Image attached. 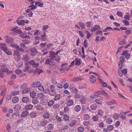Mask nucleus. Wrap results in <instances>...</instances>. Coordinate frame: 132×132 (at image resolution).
I'll list each match as a JSON object with an SVG mask.
<instances>
[{"label": "nucleus", "instance_id": "obj_14", "mask_svg": "<svg viewBox=\"0 0 132 132\" xmlns=\"http://www.w3.org/2000/svg\"><path fill=\"white\" fill-rule=\"evenodd\" d=\"M33 107V105L30 104L26 105L25 107V109L26 110L28 111L32 109Z\"/></svg>", "mask_w": 132, "mask_h": 132}, {"label": "nucleus", "instance_id": "obj_63", "mask_svg": "<svg viewBox=\"0 0 132 132\" xmlns=\"http://www.w3.org/2000/svg\"><path fill=\"white\" fill-rule=\"evenodd\" d=\"M60 95L59 94H57L55 97L54 100L55 101H57L59 100L60 98Z\"/></svg>", "mask_w": 132, "mask_h": 132}, {"label": "nucleus", "instance_id": "obj_62", "mask_svg": "<svg viewBox=\"0 0 132 132\" xmlns=\"http://www.w3.org/2000/svg\"><path fill=\"white\" fill-rule=\"evenodd\" d=\"M84 117L85 120H87L89 118V115L87 114H85L84 116Z\"/></svg>", "mask_w": 132, "mask_h": 132}, {"label": "nucleus", "instance_id": "obj_50", "mask_svg": "<svg viewBox=\"0 0 132 132\" xmlns=\"http://www.w3.org/2000/svg\"><path fill=\"white\" fill-rule=\"evenodd\" d=\"M119 116V114L115 113L114 114L113 117L115 119H118Z\"/></svg>", "mask_w": 132, "mask_h": 132}, {"label": "nucleus", "instance_id": "obj_17", "mask_svg": "<svg viewBox=\"0 0 132 132\" xmlns=\"http://www.w3.org/2000/svg\"><path fill=\"white\" fill-rule=\"evenodd\" d=\"M40 84V82L39 81L35 82L32 83L31 85V86L34 87H37Z\"/></svg>", "mask_w": 132, "mask_h": 132}, {"label": "nucleus", "instance_id": "obj_27", "mask_svg": "<svg viewBox=\"0 0 132 132\" xmlns=\"http://www.w3.org/2000/svg\"><path fill=\"white\" fill-rule=\"evenodd\" d=\"M22 32V31L21 29H18L15 30L13 32L10 33V34H13L14 35H16V34H20Z\"/></svg>", "mask_w": 132, "mask_h": 132}, {"label": "nucleus", "instance_id": "obj_47", "mask_svg": "<svg viewBox=\"0 0 132 132\" xmlns=\"http://www.w3.org/2000/svg\"><path fill=\"white\" fill-rule=\"evenodd\" d=\"M104 112L103 111L101 110H99L98 111L97 114L98 115L102 116L103 115Z\"/></svg>", "mask_w": 132, "mask_h": 132}, {"label": "nucleus", "instance_id": "obj_36", "mask_svg": "<svg viewBox=\"0 0 132 132\" xmlns=\"http://www.w3.org/2000/svg\"><path fill=\"white\" fill-rule=\"evenodd\" d=\"M85 31L86 33V37L87 39H89L91 36L92 35V34H91L87 30H86Z\"/></svg>", "mask_w": 132, "mask_h": 132}, {"label": "nucleus", "instance_id": "obj_32", "mask_svg": "<svg viewBox=\"0 0 132 132\" xmlns=\"http://www.w3.org/2000/svg\"><path fill=\"white\" fill-rule=\"evenodd\" d=\"M54 128L53 125L52 123L48 124L47 127V128L48 130H51Z\"/></svg>", "mask_w": 132, "mask_h": 132}, {"label": "nucleus", "instance_id": "obj_64", "mask_svg": "<svg viewBox=\"0 0 132 132\" xmlns=\"http://www.w3.org/2000/svg\"><path fill=\"white\" fill-rule=\"evenodd\" d=\"M19 36L21 38H26L25 36H26V35L25 34L22 33V32L20 33V34H19Z\"/></svg>", "mask_w": 132, "mask_h": 132}, {"label": "nucleus", "instance_id": "obj_16", "mask_svg": "<svg viewBox=\"0 0 132 132\" xmlns=\"http://www.w3.org/2000/svg\"><path fill=\"white\" fill-rule=\"evenodd\" d=\"M103 98L102 97H99L95 100V102L98 104H101L102 103V101Z\"/></svg>", "mask_w": 132, "mask_h": 132}, {"label": "nucleus", "instance_id": "obj_20", "mask_svg": "<svg viewBox=\"0 0 132 132\" xmlns=\"http://www.w3.org/2000/svg\"><path fill=\"white\" fill-rule=\"evenodd\" d=\"M74 109L75 112H78L81 110V108L80 105H77L75 106Z\"/></svg>", "mask_w": 132, "mask_h": 132}, {"label": "nucleus", "instance_id": "obj_45", "mask_svg": "<svg viewBox=\"0 0 132 132\" xmlns=\"http://www.w3.org/2000/svg\"><path fill=\"white\" fill-rule=\"evenodd\" d=\"M54 103V101L51 100L48 102V105L49 106H51L53 105Z\"/></svg>", "mask_w": 132, "mask_h": 132}, {"label": "nucleus", "instance_id": "obj_30", "mask_svg": "<svg viewBox=\"0 0 132 132\" xmlns=\"http://www.w3.org/2000/svg\"><path fill=\"white\" fill-rule=\"evenodd\" d=\"M37 97L39 99L41 100L42 98L44 97L45 96L43 93H40L37 94Z\"/></svg>", "mask_w": 132, "mask_h": 132}, {"label": "nucleus", "instance_id": "obj_15", "mask_svg": "<svg viewBox=\"0 0 132 132\" xmlns=\"http://www.w3.org/2000/svg\"><path fill=\"white\" fill-rule=\"evenodd\" d=\"M43 72L42 70L38 68H36L35 70L34 71V73L35 74L39 75L40 73Z\"/></svg>", "mask_w": 132, "mask_h": 132}, {"label": "nucleus", "instance_id": "obj_60", "mask_svg": "<svg viewBox=\"0 0 132 132\" xmlns=\"http://www.w3.org/2000/svg\"><path fill=\"white\" fill-rule=\"evenodd\" d=\"M46 45V44L45 43H40L39 45L42 48L45 47Z\"/></svg>", "mask_w": 132, "mask_h": 132}, {"label": "nucleus", "instance_id": "obj_8", "mask_svg": "<svg viewBox=\"0 0 132 132\" xmlns=\"http://www.w3.org/2000/svg\"><path fill=\"white\" fill-rule=\"evenodd\" d=\"M49 67L51 69L54 70L56 67V64L53 61L51 64L49 65Z\"/></svg>", "mask_w": 132, "mask_h": 132}, {"label": "nucleus", "instance_id": "obj_57", "mask_svg": "<svg viewBox=\"0 0 132 132\" xmlns=\"http://www.w3.org/2000/svg\"><path fill=\"white\" fill-rule=\"evenodd\" d=\"M79 25L82 28H85V25L82 22H79L78 23Z\"/></svg>", "mask_w": 132, "mask_h": 132}, {"label": "nucleus", "instance_id": "obj_28", "mask_svg": "<svg viewBox=\"0 0 132 132\" xmlns=\"http://www.w3.org/2000/svg\"><path fill=\"white\" fill-rule=\"evenodd\" d=\"M36 95V92L35 91H32L30 92V95L31 97L33 98L35 97Z\"/></svg>", "mask_w": 132, "mask_h": 132}, {"label": "nucleus", "instance_id": "obj_54", "mask_svg": "<svg viewBox=\"0 0 132 132\" xmlns=\"http://www.w3.org/2000/svg\"><path fill=\"white\" fill-rule=\"evenodd\" d=\"M38 89L39 90L41 91H43L44 90V87L43 86L40 85V84L38 86Z\"/></svg>", "mask_w": 132, "mask_h": 132}, {"label": "nucleus", "instance_id": "obj_3", "mask_svg": "<svg viewBox=\"0 0 132 132\" xmlns=\"http://www.w3.org/2000/svg\"><path fill=\"white\" fill-rule=\"evenodd\" d=\"M61 51L59 50L56 52L55 53L53 52L50 56V58L52 59H54L56 61H60V59L58 58L57 59H56V57L57 56V54Z\"/></svg>", "mask_w": 132, "mask_h": 132}, {"label": "nucleus", "instance_id": "obj_46", "mask_svg": "<svg viewBox=\"0 0 132 132\" xmlns=\"http://www.w3.org/2000/svg\"><path fill=\"white\" fill-rule=\"evenodd\" d=\"M126 41L125 40V39H123L121 41H120L119 43L120 45H123L126 44Z\"/></svg>", "mask_w": 132, "mask_h": 132}, {"label": "nucleus", "instance_id": "obj_40", "mask_svg": "<svg viewBox=\"0 0 132 132\" xmlns=\"http://www.w3.org/2000/svg\"><path fill=\"white\" fill-rule=\"evenodd\" d=\"M64 119L65 121H68L69 120V118L67 114H64L63 116Z\"/></svg>", "mask_w": 132, "mask_h": 132}, {"label": "nucleus", "instance_id": "obj_43", "mask_svg": "<svg viewBox=\"0 0 132 132\" xmlns=\"http://www.w3.org/2000/svg\"><path fill=\"white\" fill-rule=\"evenodd\" d=\"M15 110L16 111H18L21 108L20 105H17L14 107Z\"/></svg>", "mask_w": 132, "mask_h": 132}, {"label": "nucleus", "instance_id": "obj_59", "mask_svg": "<svg viewBox=\"0 0 132 132\" xmlns=\"http://www.w3.org/2000/svg\"><path fill=\"white\" fill-rule=\"evenodd\" d=\"M76 123V121L75 120H73L71 123H70V125L71 127H73Z\"/></svg>", "mask_w": 132, "mask_h": 132}, {"label": "nucleus", "instance_id": "obj_13", "mask_svg": "<svg viewBox=\"0 0 132 132\" xmlns=\"http://www.w3.org/2000/svg\"><path fill=\"white\" fill-rule=\"evenodd\" d=\"M22 59L25 61H27L29 59V56L28 54H26L22 56Z\"/></svg>", "mask_w": 132, "mask_h": 132}, {"label": "nucleus", "instance_id": "obj_18", "mask_svg": "<svg viewBox=\"0 0 132 132\" xmlns=\"http://www.w3.org/2000/svg\"><path fill=\"white\" fill-rule=\"evenodd\" d=\"M0 48L4 51L5 50L6 51V49L8 48L6 46V45L5 44H2L0 46Z\"/></svg>", "mask_w": 132, "mask_h": 132}, {"label": "nucleus", "instance_id": "obj_1", "mask_svg": "<svg viewBox=\"0 0 132 132\" xmlns=\"http://www.w3.org/2000/svg\"><path fill=\"white\" fill-rule=\"evenodd\" d=\"M48 122V121L44 119H42L41 121H37L35 123V127H34L35 128H38L40 125L44 127Z\"/></svg>", "mask_w": 132, "mask_h": 132}, {"label": "nucleus", "instance_id": "obj_10", "mask_svg": "<svg viewBox=\"0 0 132 132\" xmlns=\"http://www.w3.org/2000/svg\"><path fill=\"white\" fill-rule=\"evenodd\" d=\"M106 104L108 105H111L116 104L117 103L116 101L114 100H113L105 102Z\"/></svg>", "mask_w": 132, "mask_h": 132}, {"label": "nucleus", "instance_id": "obj_41", "mask_svg": "<svg viewBox=\"0 0 132 132\" xmlns=\"http://www.w3.org/2000/svg\"><path fill=\"white\" fill-rule=\"evenodd\" d=\"M97 106L95 104H92L90 106L91 109L93 110H95L96 109Z\"/></svg>", "mask_w": 132, "mask_h": 132}, {"label": "nucleus", "instance_id": "obj_23", "mask_svg": "<svg viewBox=\"0 0 132 132\" xmlns=\"http://www.w3.org/2000/svg\"><path fill=\"white\" fill-rule=\"evenodd\" d=\"M18 24L19 25H25V21L23 20H20L19 21V19L16 20Z\"/></svg>", "mask_w": 132, "mask_h": 132}, {"label": "nucleus", "instance_id": "obj_6", "mask_svg": "<svg viewBox=\"0 0 132 132\" xmlns=\"http://www.w3.org/2000/svg\"><path fill=\"white\" fill-rule=\"evenodd\" d=\"M0 66L1 67V71L3 72H6L7 71L8 68L6 63L1 64Z\"/></svg>", "mask_w": 132, "mask_h": 132}, {"label": "nucleus", "instance_id": "obj_58", "mask_svg": "<svg viewBox=\"0 0 132 132\" xmlns=\"http://www.w3.org/2000/svg\"><path fill=\"white\" fill-rule=\"evenodd\" d=\"M92 119L94 121H97L98 120V117L97 116H94L93 117Z\"/></svg>", "mask_w": 132, "mask_h": 132}, {"label": "nucleus", "instance_id": "obj_51", "mask_svg": "<svg viewBox=\"0 0 132 132\" xmlns=\"http://www.w3.org/2000/svg\"><path fill=\"white\" fill-rule=\"evenodd\" d=\"M117 15L119 17L121 18L123 16L122 13L121 12L118 11L117 13Z\"/></svg>", "mask_w": 132, "mask_h": 132}, {"label": "nucleus", "instance_id": "obj_61", "mask_svg": "<svg viewBox=\"0 0 132 132\" xmlns=\"http://www.w3.org/2000/svg\"><path fill=\"white\" fill-rule=\"evenodd\" d=\"M54 88V86L53 85H52L50 86L51 91V92H53V93H54V92H55Z\"/></svg>", "mask_w": 132, "mask_h": 132}, {"label": "nucleus", "instance_id": "obj_55", "mask_svg": "<svg viewBox=\"0 0 132 132\" xmlns=\"http://www.w3.org/2000/svg\"><path fill=\"white\" fill-rule=\"evenodd\" d=\"M112 122V119L110 118H109L106 120V122L109 124H111Z\"/></svg>", "mask_w": 132, "mask_h": 132}, {"label": "nucleus", "instance_id": "obj_22", "mask_svg": "<svg viewBox=\"0 0 132 132\" xmlns=\"http://www.w3.org/2000/svg\"><path fill=\"white\" fill-rule=\"evenodd\" d=\"M53 60H54V59H52L51 58H50V59H46L45 64H49V65L53 61Z\"/></svg>", "mask_w": 132, "mask_h": 132}, {"label": "nucleus", "instance_id": "obj_33", "mask_svg": "<svg viewBox=\"0 0 132 132\" xmlns=\"http://www.w3.org/2000/svg\"><path fill=\"white\" fill-rule=\"evenodd\" d=\"M32 98V102L34 104H36L38 103V101L37 97H35Z\"/></svg>", "mask_w": 132, "mask_h": 132}, {"label": "nucleus", "instance_id": "obj_12", "mask_svg": "<svg viewBox=\"0 0 132 132\" xmlns=\"http://www.w3.org/2000/svg\"><path fill=\"white\" fill-rule=\"evenodd\" d=\"M29 112L28 111L26 110L23 111L20 115L21 117H25L29 114Z\"/></svg>", "mask_w": 132, "mask_h": 132}, {"label": "nucleus", "instance_id": "obj_37", "mask_svg": "<svg viewBox=\"0 0 132 132\" xmlns=\"http://www.w3.org/2000/svg\"><path fill=\"white\" fill-rule=\"evenodd\" d=\"M7 55H11L12 54V53L11 51L8 49L7 48V49H6V51L5 50L4 51Z\"/></svg>", "mask_w": 132, "mask_h": 132}, {"label": "nucleus", "instance_id": "obj_29", "mask_svg": "<svg viewBox=\"0 0 132 132\" xmlns=\"http://www.w3.org/2000/svg\"><path fill=\"white\" fill-rule=\"evenodd\" d=\"M36 109L38 110L43 111L44 108L42 105L39 104L36 106Z\"/></svg>", "mask_w": 132, "mask_h": 132}, {"label": "nucleus", "instance_id": "obj_48", "mask_svg": "<svg viewBox=\"0 0 132 132\" xmlns=\"http://www.w3.org/2000/svg\"><path fill=\"white\" fill-rule=\"evenodd\" d=\"M19 93V91H14L11 93V95L12 96H14L18 95Z\"/></svg>", "mask_w": 132, "mask_h": 132}, {"label": "nucleus", "instance_id": "obj_11", "mask_svg": "<svg viewBox=\"0 0 132 132\" xmlns=\"http://www.w3.org/2000/svg\"><path fill=\"white\" fill-rule=\"evenodd\" d=\"M37 113L35 111L31 112L30 113L29 116L31 118H35L36 117Z\"/></svg>", "mask_w": 132, "mask_h": 132}, {"label": "nucleus", "instance_id": "obj_5", "mask_svg": "<svg viewBox=\"0 0 132 132\" xmlns=\"http://www.w3.org/2000/svg\"><path fill=\"white\" fill-rule=\"evenodd\" d=\"M28 63L29 65L34 68L36 67L39 65V63L38 62H36L34 60L28 61Z\"/></svg>", "mask_w": 132, "mask_h": 132}, {"label": "nucleus", "instance_id": "obj_9", "mask_svg": "<svg viewBox=\"0 0 132 132\" xmlns=\"http://www.w3.org/2000/svg\"><path fill=\"white\" fill-rule=\"evenodd\" d=\"M6 42L7 43H11L14 42V39L12 38L9 37L7 38L5 40Z\"/></svg>", "mask_w": 132, "mask_h": 132}, {"label": "nucleus", "instance_id": "obj_53", "mask_svg": "<svg viewBox=\"0 0 132 132\" xmlns=\"http://www.w3.org/2000/svg\"><path fill=\"white\" fill-rule=\"evenodd\" d=\"M83 124L86 126H89L90 125V122L88 121H85L83 122Z\"/></svg>", "mask_w": 132, "mask_h": 132}, {"label": "nucleus", "instance_id": "obj_4", "mask_svg": "<svg viewBox=\"0 0 132 132\" xmlns=\"http://www.w3.org/2000/svg\"><path fill=\"white\" fill-rule=\"evenodd\" d=\"M30 55L32 56H34L37 54L38 51L35 47L31 48L29 50Z\"/></svg>", "mask_w": 132, "mask_h": 132}, {"label": "nucleus", "instance_id": "obj_19", "mask_svg": "<svg viewBox=\"0 0 132 132\" xmlns=\"http://www.w3.org/2000/svg\"><path fill=\"white\" fill-rule=\"evenodd\" d=\"M41 38L40 39L42 41H45L46 40V33L45 32H43V34L41 35Z\"/></svg>", "mask_w": 132, "mask_h": 132}, {"label": "nucleus", "instance_id": "obj_2", "mask_svg": "<svg viewBox=\"0 0 132 132\" xmlns=\"http://www.w3.org/2000/svg\"><path fill=\"white\" fill-rule=\"evenodd\" d=\"M61 68L60 69V71L62 73L65 72L66 71L68 70L69 69L68 64L66 63L62 64L61 65Z\"/></svg>", "mask_w": 132, "mask_h": 132}, {"label": "nucleus", "instance_id": "obj_49", "mask_svg": "<svg viewBox=\"0 0 132 132\" xmlns=\"http://www.w3.org/2000/svg\"><path fill=\"white\" fill-rule=\"evenodd\" d=\"M118 75L120 77H122L123 76V73L122 72V71L120 69H119L118 70Z\"/></svg>", "mask_w": 132, "mask_h": 132}, {"label": "nucleus", "instance_id": "obj_26", "mask_svg": "<svg viewBox=\"0 0 132 132\" xmlns=\"http://www.w3.org/2000/svg\"><path fill=\"white\" fill-rule=\"evenodd\" d=\"M50 114L48 112H45L43 114V117L44 118L47 119L50 117Z\"/></svg>", "mask_w": 132, "mask_h": 132}, {"label": "nucleus", "instance_id": "obj_52", "mask_svg": "<svg viewBox=\"0 0 132 132\" xmlns=\"http://www.w3.org/2000/svg\"><path fill=\"white\" fill-rule=\"evenodd\" d=\"M80 60L78 59H77L76 60L75 64L76 65H79L81 64Z\"/></svg>", "mask_w": 132, "mask_h": 132}, {"label": "nucleus", "instance_id": "obj_7", "mask_svg": "<svg viewBox=\"0 0 132 132\" xmlns=\"http://www.w3.org/2000/svg\"><path fill=\"white\" fill-rule=\"evenodd\" d=\"M84 79V78L82 77L79 76L74 78L72 80V81L75 82L78 81L83 80Z\"/></svg>", "mask_w": 132, "mask_h": 132}, {"label": "nucleus", "instance_id": "obj_31", "mask_svg": "<svg viewBox=\"0 0 132 132\" xmlns=\"http://www.w3.org/2000/svg\"><path fill=\"white\" fill-rule=\"evenodd\" d=\"M90 82L92 83H94L96 81L95 77L94 76H91L90 77Z\"/></svg>", "mask_w": 132, "mask_h": 132}, {"label": "nucleus", "instance_id": "obj_56", "mask_svg": "<svg viewBox=\"0 0 132 132\" xmlns=\"http://www.w3.org/2000/svg\"><path fill=\"white\" fill-rule=\"evenodd\" d=\"M11 46L12 47L16 48H18L19 47V46L16 44H11Z\"/></svg>", "mask_w": 132, "mask_h": 132}, {"label": "nucleus", "instance_id": "obj_34", "mask_svg": "<svg viewBox=\"0 0 132 132\" xmlns=\"http://www.w3.org/2000/svg\"><path fill=\"white\" fill-rule=\"evenodd\" d=\"M80 99L81 100V103L82 104H84L85 103L86 101L85 97L82 95H81Z\"/></svg>", "mask_w": 132, "mask_h": 132}, {"label": "nucleus", "instance_id": "obj_24", "mask_svg": "<svg viewBox=\"0 0 132 132\" xmlns=\"http://www.w3.org/2000/svg\"><path fill=\"white\" fill-rule=\"evenodd\" d=\"M19 101V98L18 97L16 96L14 97L12 100V102L13 103H17Z\"/></svg>", "mask_w": 132, "mask_h": 132}, {"label": "nucleus", "instance_id": "obj_44", "mask_svg": "<svg viewBox=\"0 0 132 132\" xmlns=\"http://www.w3.org/2000/svg\"><path fill=\"white\" fill-rule=\"evenodd\" d=\"M113 126L112 125H109L107 127V129L108 131H111L113 129Z\"/></svg>", "mask_w": 132, "mask_h": 132}, {"label": "nucleus", "instance_id": "obj_39", "mask_svg": "<svg viewBox=\"0 0 132 132\" xmlns=\"http://www.w3.org/2000/svg\"><path fill=\"white\" fill-rule=\"evenodd\" d=\"M20 53L18 51L16 50L14 51V56H20Z\"/></svg>", "mask_w": 132, "mask_h": 132}, {"label": "nucleus", "instance_id": "obj_35", "mask_svg": "<svg viewBox=\"0 0 132 132\" xmlns=\"http://www.w3.org/2000/svg\"><path fill=\"white\" fill-rule=\"evenodd\" d=\"M74 102L72 100H69L68 101L67 105L68 106H70L72 105L73 104Z\"/></svg>", "mask_w": 132, "mask_h": 132}, {"label": "nucleus", "instance_id": "obj_38", "mask_svg": "<svg viewBox=\"0 0 132 132\" xmlns=\"http://www.w3.org/2000/svg\"><path fill=\"white\" fill-rule=\"evenodd\" d=\"M30 90V89L29 88H26L24 89L22 91V93L23 94H24L29 92Z\"/></svg>", "mask_w": 132, "mask_h": 132}, {"label": "nucleus", "instance_id": "obj_25", "mask_svg": "<svg viewBox=\"0 0 132 132\" xmlns=\"http://www.w3.org/2000/svg\"><path fill=\"white\" fill-rule=\"evenodd\" d=\"M22 100L23 102L27 103L29 102V99L27 97H22Z\"/></svg>", "mask_w": 132, "mask_h": 132}, {"label": "nucleus", "instance_id": "obj_42", "mask_svg": "<svg viewBox=\"0 0 132 132\" xmlns=\"http://www.w3.org/2000/svg\"><path fill=\"white\" fill-rule=\"evenodd\" d=\"M95 93L96 95V96L97 97H98L99 95H101L103 94L102 93V92L101 91H98Z\"/></svg>", "mask_w": 132, "mask_h": 132}, {"label": "nucleus", "instance_id": "obj_21", "mask_svg": "<svg viewBox=\"0 0 132 132\" xmlns=\"http://www.w3.org/2000/svg\"><path fill=\"white\" fill-rule=\"evenodd\" d=\"M100 28V27L98 25H95L92 28L91 30L92 31H93L97 30V29Z\"/></svg>", "mask_w": 132, "mask_h": 132}]
</instances>
